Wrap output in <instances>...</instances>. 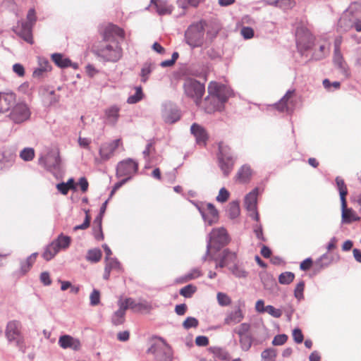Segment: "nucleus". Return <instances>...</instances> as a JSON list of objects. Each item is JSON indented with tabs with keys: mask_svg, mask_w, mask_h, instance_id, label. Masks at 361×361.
I'll use <instances>...</instances> for the list:
<instances>
[{
	"mask_svg": "<svg viewBox=\"0 0 361 361\" xmlns=\"http://www.w3.org/2000/svg\"><path fill=\"white\" fill-rule=\"evenodd\" d=\"M202 275L201 271L198 268L192 269L185 276V281H190L198 278Z\"/></svg>",
	"mask_w": 361,
	"mask_h": 361,
	"instance_id": "774afa93",
	"label": "nucleus"
},
{
	"mask_svg": "<svg viewBox=\"0 0 361 361\" xmlns=\"http://www.w3.org/2000/svg\"><path fill=\"white\" fill-rule=\"evenodd\" d=\"M122 145L123 142L120 138L103 143L99 150V158H95V162L102 163L107 161L114 155L117 149Z\"/></svg>",
	"mask_w": 361,
	"mask_h": 361,
	"instance_id": "6e6552de",
	"label": "nucleus"
},
{
	"mask_svg": "<svg viewBox=\"0 0 361 361\" xmlns=\"http://www.w3.org/2000/svg\"><path fill=\"white\" fill-rule=\"evenodd\" d=\"M52 243L57 245L56 247L59 251L60 250H66L70 246L71 238L68 235H64L63 233H61Z\"/></svg>",
	"mask_w": 361,
	"mask_h": 361,
	"instance_id": "f704fd0d",
	"label": "nucleus"
},
{
	"mask_svg": "<svg viewBox=\"0 0 361 361\" xmlns=\"http://www.w3.org/2000/svg\"><path fill=\"white\" fill-rule=\"evenodd\" d=\"M51 59L54 63L61 68L72 67L74 69L78 68V64L72 63V61L61 54L55 53L51 55Z\"/></svg>",
	"mask_w": 361,
	"mask_h": 361,
	"instance_id": "393cba45",
	"label": "nucleus"
},
{
	"mask_svg": "<svg viewBox=\"0 0 361 361\" xmlns=\"http://www.w3.org/2000/svg\"><path fill=\"white\" fill-rule=\"evenodd\" d=\"M162 117L166 123H174L180 118V111L173 104H166L162 111Z\"/></svg>",
	"mask_w": 361,
	"mask_h": 361,
	"instance_id": "f3484780",
	"label": "nucleus"
},
{
	"mask_svg": "<svg viewBox=\"0 0 361 361\" xmlns=\"http://www.w3.org/2000/svg\"><path fill=\"white\" fill-rule=\"evenodd\" d=\"M305 288V282L303 281H300L297 285L294 290V295L298 300H300L304 298L303 291Z\"/></svg>",
	"mask_w": 361,
	"mask_h": 361,
	"instance_id": "6e6d98bb",
	"label": "nucleus"
},
{
	"mask_svg": "<svg viewBox=\"0 0 361 361\" xmlns=\"http://www.w3.org/2000/svg\"><path fill=\"white\" fill-rule=\"evenodd\" d=\"M40 93L50 105L57 103L59 100V96L55 94V91L47 87L41 89Z\"/></svg>",
	"mask_w": 361,
	"mask_h": 361,
	"instance_id": "72a5a7b5",
	"label": "nucleus"
},
{
	"mask_svg": "<svg viewBox=\"0 0 361 361\" xmlns=\"http://www.w3.org/2000/svg\"><path fill=\"white\" fill-rule=\"evenodd\" d=\"M59 345L63 349L71 348L73 350H79L81 347L80 341L69 335L61 336Z\"/></svg>",
	"mask_w": 361,
	"mask_h": 361,
	"instance_id": "412c9836",
	"label": "nucleus"
},
{
	"mask_svg": "<svg viewBox=\"0 0 361 361\" xmlns=\"http://www.w3.org/2000/svg\"><path fill=\"white\" fill-rule=\"evenodd\" d=\"M341 209H342V221L345 224H350L353 221H356L360 219L359 217L356 216L355 212L352 209L347 208V202L345 201V204H343V202H341Z\"/></svg>",
	"mask_w": 361,
	"mask_h": 361,
	"instance_id": "c756f323",
	"label": "nucleus"
},
{
	"mask_svg": "<svg viewBox=\"0 0 361 361\" xmlns=\"http://www.w3.org/2000/svg\"><path fill=\"white\" fill-rule=\"evenodd\" d=\"M151 4L154 6L156 11L160 16L169 15L172 13L173 6L163 0H151Z\"/></svg>",
	"mask_w": 361,
	"mask_h": 361,
	"instance_id": "c85d7f7f",
	"label": "nucleus"
},
{
	"mask_svg": "<svg viewBox=\"0 0 361 361\" xmlns=\"http://www.w3.org/2000/svg\"><path fill=\"white\" fill-rule=\"evenodd\" d=\"M277 356V350L273 348L264 350L261 353L262 361H275Z\"/></svg>",
	"mask_w": 361,
	"mask_h": 361,
	"instance_id": "c03bdc74",
	"label": "nucleus"
},
{
	"mask_svg": "<svg viewBox=\"0 0 361 361\" xmlns=\"http://www.w3.org/2000/svg\"><path fill=\"white\" fill-rule=\"evenodd\" d=\"M124 31L114 25H108L103 33V39L92 48V52L102 62L118 61L123 56V49L117 39L123 38Z\"/></svg>",
	"mask_w": 361,
	"mask_h": 361,
	"instance_id": "f257e3e1",
	"label": "nucleus"
},
{
	"mask_svg": "<svg viewBox=\"0 0 361 361\" xmlns=\"http://www.w3.org/2000/svg\"><path fill=\"white\" fill-rule=\"evenodd\" d=\"M39 67L36 68L33 72L34 77H42L44 74L48 71H50L51 69V66L48 61V59L45 58H39Z\"/></svg>",
	"mask_w": 361,
	"mask_h": 361,
	"instance_id": "2f4dec72",
	"label": "nucleus"
},
{
	"mask_svg": "<svg viewBox=\"0 0 361 361\" xmlns=\"http://www.w3.org/2000/svg\"><path fill=\"white\" fill-rule=\"evenodd\" d=\"M228 212L231 219L236 218L240 214L238 204L235 202H231L229 206Z\"/></svg>",
	"mask_w": 361,
	"mask_h": 361,
	"instance_id": "680f3d73",
	"label": "nucleus"
},
{
	"mask_svg": "<svg viewBox=\"0 0 361 361\" xmlns=\"http://www.w3.org/2000/svg\"><path fill=\"white\" fill-rule=\"evenodd\" d=\"M122 302L126 310L129 308L137 312L148 311L151 308V305L147 301H137L131 298L122 299Z\"/></svg>",
	"mask_w": 361,
	"mask_h": 361,
	"instance_id": "6ab92c4d",
	"label": "nucleus"
},
{
	"mask_svg": "<svg viewBox=\"0 0 361 361\" xmlns=\"http://www.w3.org/2000/svg\"><path fill=\"white\" fill-rule=\"evenodd\" d=\"M39 163L43 165L47 169H56L59 167L61 159L57 149L49 150L46 155L39 159Z\"/></svg>",
	"mask_w": 361,
	"mask_h": 361,
	"instance_id": "ddd939ff",
	"label": "nucleus"
},
{
	"mask_svg": "<svg viewBox=\"0 0 361 361\" xmlns=\"http://www.w3.org/2000/svg\"><path fill=\"white\" fill-rule=\"evenodd\" d=\"M236 260V255L235 252L228 250H224L219 257V262L216 264V269L228 267L231 264H234Z\"/></svg>",
	"mask_w": 361,
	"mask_h": 361,
	"instance_id": "b1692460",
	"label": "nucleus"
},
{
	"mask_svg": "<svg viewBox=\"0 0 361 361\" xmlns=\"http://www.w3.org/2000/svg\"><path fill=\"white\" fill-rule=\"evenodd\" d=\"M155 357L161 361H171L172 359V350L169 345L163 342L161 344H156L149 349Z\"/></svg>",
	"mask_w": 361,
	"mask_h": 361,
	"instance_id": "2eb2a0df",
	"label": "nucleus"
},
{
	"mask_svg": "<svg viewBox=\"0 0 361 361\" xmlns=\"http://www.w3.org/2000/svg\"><path fill=\"white\" fill-rule=\"evenodd\" d=\"M22 324L18 320H11L8 322L5 331L6 337L9 342H15L19 345L23 341L21 332Z\"/></svg>",
	"mask_w": 361,
	"mask_h": 361,
	"instance_id": "1a4fd4ad",
	"label": "nucleus"
},
{
	"mask_svg": "<svg viewBox=\"0 0 361 361\" xmlns=\"http://www.w3.org/2000/svg\"><path fill=\"white\" fill-rule=\"evenodd\" d=\"M107 202H108V201L106 200L102 204V205L100 208L99 214L97 216V218L94 220V222L97 223V226H98L99 231V233L95 234V238L97 240H101L103 238V235L102 233V215L104 214V212L106 211Z\"/></svg>",
	"mask_w": 361,
	"mask_h": 361,
	"instance_id": "ea45409f",
	"label": "nucleus"
},
{
	"mask_svg": "<svg viewBox=\"0 0 361 361\" xmlns=\"http://www.w3.org/2000/svg\"><path fill=\"white\" fill-rule=\"evenodd\" d=\"M343 39L342 37L338 36L336 37L334 40V57L343 56L341 51V47L342 44Z\"/></svg>",
	"mask_w": 361,
	"mask_h": 361,
	"instance_id": "052dcab7",
	"label": "nucleus"
},
{
	"mask_svg": "<svg viewBox=\"0 0 361 361\" xmlns=\"http://www.w3.org/2000/svg\"><path fill=\"white\" fill-rule=\"evenodd\" d=\"M142 97H143V93H142V87H140V86L136 87H135V93L133 95H130L128 98L127 102L128 104H136L142 99Z\"/></svg>",
	"mask_w": 361,
	"mask_h": 361,
	"instance_id": "de8ad7c7",
	"label": "nucleus"
},
{
	"mask_svg": "<svg viewBox=\"0 0 361 361\" xmlns=\"http://www.w3.org/2000/svg\"><path fill=\"white\" fill-rule=\"evenodd\" d=\"M154 151H155V149L154 147V142L150 140L147 143L145 150L142 152L144 159L146 161V168L149 167L150 165L153 164V161L150 157V155Z\"/></svg>",
	"mask_w": 361,
	"mask_h": 361,
	"instance_id": "58836bf2",
	"label": "nucleus"
},
{
	"mask_svg": "<svg viewBox=\"0 0 361 361\" xmlns=\"http://www.w3.org/2000/svg\"><path fill=\"white\" fill-rule=\"evenodd\" d=\"M295 38L297 48L302 54L304 51L311 49L314 39L309 29L304 25H300L297 27Z\"/></svg>",
	"mask_w": 361,
	"mask_h": 361,
	"instance_id": "0eeeda50",
	"label": "nucleus"
},
{
	"mask_svg": "<svg viewBox=\"0 0 361 361\" xmlns=\"http://www.w3.org/2000/svg\"><path fill=\"white\" fill-rule=\"evenodd\" d=\"M154 69V64L151 62H145L140 71V78L141 81L142 82H146L147 80L149 79V77L152 72V71Z\"/></svg>",
	"mask_w": 361,
	"mask_h": 361,
	"instance_id": "e433bc0d",
	"label": "nucleus"
},
{
	"mask_svg": "<svg viewBox=\"0 0 361 361\" xmlns=\"http://www.w3.org/2000/svg\"><path fill=\"white\" fill-rule=\"evenodd\" d=\"M90 304L91 306H97L100 302V292L94 289L90 295Z\"/></svg>",
	"mask_w": 361,
	"mask_h": 361,
	"instance_id": "13d9d810",
	"label": "nucleus"
},
{
	"mask_svg": "<svg viewBox=\"0 0 361 361\" xmlns=\"http://www.w3.org/2000/svg\"><path fill=\"white\" fill-rule=\"evenodd\" d=\"M196 288L191 285H187L180 290V294L185 298H190L195 292Z\"/></svg>",
	"mask_w": 361,
	"mask_h": 361,
	"instance_id": "864d4df0",
	"label": "nucleus"
},
{
	"mask_svg": "<svg viewBox=\"0 0 361 361\" xmlns=\"http://www.w3.org/2000/svg\"><path fill=\"white\" fill-rule=\"evenodd\" d=\"M185 94L192 98L197 106L202 102V97L205 92L204 85L193 78H186L183 83Z\"/></svg>",
	"mask_w": 361,
	"mask_h": 361,
	"instance_id": "39448f33",
	"label": "nucleus"
},
{
	"mask_svg": "<svg viewBox=\"0 0 361 361\" xmlns=\"http://www.w3.org/2000/svg\"><path fill=\"white\" fill-rule=\"evenodd\" d=\"M209 95L204 100V110L208 114L221 111L228 98L232 96V90L224 85L211 82L208 86Z\"/></svg>",
	"mask_w": 361,
	"mask_h": 361,
	"instance_id": "f03ea898",
	"label": "nucleus"
},
{
	"mask_svg": "<svg viewBox=\"0 0 361 361\" xmlns=\"http://www.w3.org/2000/svg\"><path fill=\"white\" fill-rule=\"evenodd\" d=\"M287 339L288 336L286 334H279L274 338L271 343L274 345H281L287 341Z\"/></svg>",
	"mask_w": 361,
	"mask_h": 361,
	"instance_id": "338daca9",
	"label": "nucleus"
},
{
	"mask_svg": "<svg viewBox=\"0 0 361 361\" xmlns=\"http://www.w3.org/2000/svg\"><path fill=\"white\" fill-rule=\"evenodd\" d=\"M120 108L116 106H112L106 109L104 111L106 123L111 126H115L119 118Z\"/></svg>",
	"mask_w": 361,
	"mask_h": 361,
	"instance_id": "a878e982",
	"label": "nucleus"
},
{
	"mask_svg": "<svg viewBox=\"0 0 361 361\" xmlns=\"http://www.w3.org/2000/svg\"><path fill=\"white\" fill-rule=\"evenodd\" d=\"M190 132L196 139V142L201 146L206 145L208 135L205 129L197 123H193L190 127Z\"/></svg>",
	"mask_w": 361,
	"mask_h": 361,
	"instance_id": "4be33fe9",
	"label": "nucleus"
},
{
	"mask_svg": "<svg viewBox=\"0 0 361 361\" xmlns=\"http://www.w3.org/2000/svg\"><path fill=\"white\" fill-rule=\"evenodd\" d=\"M240 348L243 351H248L254 342V337L250 334L238 336Z\"/></svg>",
	"mask_w": 361,
	"mask_h": 361,
	"instance_id": "c9c22d12",
	"label": "nucleus"
},
{
	"mask_svg": "<svg viewBox=\"0 0 361 361\" xmlns=\"http://www.w3.org/2000/svg\"><path fill=\"white\" fill-rule=\"evenodd\" d=\"M106 260V268H109L110 271L116 270L120 271L121 270V265L120 262L115 258H109Z\"/></svg>",
	"mask_w": 361,
	"mask_h": 361,
	"instance_id": "09e8293b",
	"label": "nucleus"
},
{
	"mask_svg": "<svg viewBox=\"0 0 361 361\" xmlns=\"http://www.w3.org/2000/svg\"><path fill=\"white\" fill-rule=\"evenodd\" d=\"M295 279V274L290 271L281 273L279 276V282L283 285H288Z\"/></svg>",
	"mask_w": 361,
	"mask_h": 361,
	"instance_id": "49530a36",
	"label": "nucleus"
},
{
	"mask_svg": "<svg viewBox=\"0 0 361 361\" xmlns=\"http://www.w3.org/2000/svg\"><path fill=\"white\" fill-rule=\"evenodd\" d=\"M37 255V252L32 253L25 261L21 262L20 271L23 274H25L30 269L36 260Z\"/></svg>",
	"mask_w": 361,
	"mask_h": 361,
	"instance_id": "4c0bfd02",
	"label": "nucleus"
},
{
	"mask_svg": "<svg viewBox=\"0 0 361 361\" xmlns=\"http://www.w3.org/2000/svg\"><path fill=\"white\" fill-rule=\"evenodd\" d=\"M32 25L30 23H22L20 30L18 32V35L20 37H22L25 42L32 44Z\"/></svg>",
	"mask_w": 361,
	"mask_h": 361,
	"instance_id": "473e14b6",
	"label": "nucleus"
},
{
	"mask_svg": "<svg viewBox=\"0 0 361 361\" xmlns=\"http://www.w3.org/2000/svg\"><path fill=\"white\" fill-rule=\"evenodd\" d=\"M229 192L225 188H222L220 189L219 195L216 198V201L219 202L224 203L228 200V199L229 198Z\"/></svg>",
	"mask_w": 361,
	"mask_h": 361,
	"instance_id": "0e129e2a",
	"label": "nucleus"
},
{
	"mask_svg": "<svg viewBox=\"0 0 361 361\" xmlns=\"http://www.w3.org/2000/svg\"><path fill=\"white\" fill-rule=\"evenodd\" d=\"M102 256L101 250L98 248L91 249L87 252L86 259L92 263H97L100 261Z\"/></svg>",
	"mask_w": 361,
	"mask_h": 361,
	"instance_id": "a19ab883",
	"label": "nucleus"
},
{
	"mask_svg": "<svg viewBox=\"0 0 361 361\" xmlns=\"http://www.w3.org/2000/svg\"><path fill=\"white\" fill-rule=\"evenodd\" d=\"M259 193L258 188H255L249 192L245 197V205L247 211L250 212V216L255 221H259V214L257 211V195Z\"/></svg>",
	"mask_w": 361,
	"mask_h": 361,
	"instance_id": "4468645a",
	"label": "nucleus"
},
{
	"mask_svg": "<svg viewBox=\"0 0 361 361\" xmlns=\"http://www.w3.org/2000/svg\"><path fill=\"white\" fill-rule=\"evenodd\" d=\"M198 324H199V322L196 318L192 317H188L183 323V326L185 329H189L192 327H194V328L197 327L198 326Z\"/></svg>",
	"mask_w": 361,
	"mask_h": 361,
	"instance_id": "bf43d9fd",
	"label": "nucleus"
},
{
	"mask_svg": "<svg viewBox=\"0 0 361 361\" xmlns=\"http://www.w3.org/2000/svg\"><path fill=\"white\" fill-rule=\"evenodd\" d=\"M118 305L119 307L118 310H116L111 317V322L115 326L123 324L126 311V307L122 302V299L118 300Z\"/></svg>",
	"mask_w": 361,
	"mask_h": 361,
	"instance_id": "cd10ccee",
	"label": "nucleus"
},
{
	"mask_svg": "<svg viewBox=\"0 0 361 361\" xmlns=\"http://www.w3.org/2000/svg\"><path fill=\"white\" fill-rule=\"evenodd\" d=\"M252 169L250 166L247 164L243 165L235 176L236 181H238L241 183H247L250 180L252 176Z\"/></svg>",
	"mask_w": 361,
	"mask_h": 361,
	"instance_id": "7c9ffc66",
	"label": "nucleus"
},
{
	"mask_svg": "<svg viewBox=\"0 0 361 361\" xmlns=\"http://www.w3.org/2000/svg\"><path fill=\"white\" fill-rule=\"evenodd\" d=\"M202 1V0H178L179 6L183 8H188V6L196 7Z\"/></svg>",
	"mask_w": 361,
	"mask_h": 361,
	"instance_id": "69168bd1",
	"label": "nucleus"
},
{
	"mask_svg": "<svg viewBox=\"0 0 361 361\" xmlns=\"http://www.w3.org/2000/svg\"><path fill=\"white\" fill-rule=\"evenodd\" d=\"M206 22L200 20L190 25L185 32V42L191 47H202L204 42Z\"/></svg>",
	"mask_w": 361,
	"mask_h": 361,
	"instance_id": "20e7f679",
	"label": "nucleus"
},
{
	"mask_svg": "<svg viewBox=\"0 0 361 361\" xmlns=\"http://www.w3.org/2000/svg\"><path fill=\"white\" fill-rule=\"evenodd\" d=\"M199 210L207 225L212 226L218 221L219 213L214 204L208 203L205 208H200Z\"/></svg>",
	"mask_w": 361,
	"mask_h": 361,
	"instance_id": "dca6fc26",
	"label": "nucleus"
},
{
	"mask_svg": "<svg viewBox=\"0 0 361 361\" xmlns=\"http://www.w3.org/2000/svg\"><path fill=\"white\" fill-rule=\"evenodd\" d=\"M216 298L218 303L222 307L228 306L231 303V299L226 293L221 292L218 293Z\"/></svg>",
	"mask_w": 361,
	"mask_h": 361,
	"instance_id": "3c124183",
	"label": "nucleus"
},
{
	"mask_svg": "<svg viewBox=\"0 0 361 361\" xmlns=\"http://www.w3.org/2000/svg\"><path fill=\"white\" fill-rule=\"evenodd\" d=\"M30 110L25 103L15 104L9 114L11 120L15 123H22L30 117Z\"/></svg>",
	"mask_w": 361,
	"mask_h": 361,
	"instance_id": "9d476101",
	"label": "nucleus"
},
{
	"mask_svg": "<svg viewBox=\"0 0 361 361\" xmlns=\"http://www.w3.org/2000/svg\"><path fill=\"white\" fill-rule=\"evenodd\" d=\"M16 103V95L13 92H0V113L6 112Z\"/></svg>",
	"mask_w": 361,
	"mask_h": 361,
	"instance_id": "aec40b11",
	"label": "nucleus"
},
{
	"mask_svg": "<svg viewBox=\"0 0 361 361\" xmlns=\"http://www.w3.org/2000/svg\"><path fill=\"white\" fill-rule=\"evenodd\" d=\"M20 157L25 161H31L35 157V151L32 148H25L21 151Z\"/></svg>",
	"mask_w": 361,
	"mask_h": 361,
	"instance_id": "5fc2aeb1",
	"label": "nucleus"
},
{
	"mask_svg": "<svg viewBox=\"0 0 361 361\" xmlns=\"http://www.w3.org/2000/svg\"><path fill=\"white\" fill-rule=\"evenodd\" d=\"M295 4L294 0H278L276 7L283 10H288L292 8L295 6Z\"/></svg>",
	"mask_w": 361,
	"mask_h": 361,
	"instance_id": "4d7b16f0",
	"label": "nucleus"
},
{
	"mask_svg": "<svg viewBox=\"0 0 361 361\" xmlns=\"http://www.w3.org/2000/svg\"><path fill=\"white\" fill-rule=\"evenodd\" d=\"M138 164L132 159H128L120 161L116 167V175L118 177H131L137 172Z\"/></svg>",
	"mask_w": 361,
	"mask_h": 361,
	"instance_id": "f8f14e48",
	"label": "nucleus"
},
{
	"mask_svg": "<svg viewBox=\"0 0 361 361\" xmlns=\"http://www.w3.org/2000/svg\"><path fill=\"white\" fill-rule=\"evenodd\" d=\"M228 241V235L224 228H214L208 235L207 252L202 257L203 261H205L208 257L211 259L216 260L212 254L214 249L216 250H219L221 247L226 245Z\"/></svg>",
	"mask_w": 361,
	"mask_h": 361,
	"instance_id": "7ed1b4c3",
	"label": "nucleus"
},
{
	"mask_svg": "<svg viewBox=\"0 0 361 361\" xmlns=\"http://www.w3.org/2000/svg\"><path fill=\"white\" fill-rule=\"evenodd\" d=\"M218 160L219 167L224 176H228L233 170L235 159L230 147L223 142L219 144Z\"/></svg>",
	"mask_w": 361,
	"mask_h": 361,
	"instance_id": "423d86ee",
	"label": "nucleus"
},
{
	"mask_svg": "<svg viewBox=\"0 0 361 361\" xmlns=\"http://www.w3.org/2000/svg\"><path fill=\"white\" fill-rule=\"evenodd\" d=\"M251 325L249 323H241L239 326L233 329V333L237 334L238 336L243 335L250 334Z\"/></svg>",
	"mask_w": 361,
	"mask_h": 361,
	"instance_id": "a18cd8bd",
	"label": "nucleus"
},
{
	"mask_svg": "<svg viewBox=\"0 0 361 361\" xmlns=\"http://www.w3.org/2000/svg\"><path fill=\"white\" fill-rule=\"evenodd\" d=\"M56 246L55 243L51 242L46 247L42 254V257L45 260L49 261L59 252V250L56 247Z\"/></svg>",
	"mask_w": 361,
	"mask_h": 361,
	"instance_id": "79ce46f5",
	"label": "nucleus"
},
{
	"mask_svg": "<svg viewBox=\"0 0 361 361\" xmlns=\"http://www.w3.org/2000/svg\"><path fill=\"white\" fill-rule=\"evenodd\" d=\"M244 313L239 305L233 310L228 311L226 314L224 323L226 325H235L240 323L244 319Z\"/></svg>",
	"mask_w": 361,
	"mask_h": 361,
	"instance_id": "a211bd4d",
	"label": "nucleus"
},
{
	"mask_svg": "<svg viewBox=\"0 0 361 361\" xmlns=\"http://www.w3.org/2000/svg\"><path fill=\"white\" fill-rule=\"evenodd\" d=\"M265 312L268 313L274 318H279L282 315V311L279 309L275 308L272 305L266 306Z\"/></svg>",
	"mask_w": 361,
	"mask_h": 361,
	"instance_id": "e2e57ef3",
	"label": "nucleus"
},
{
	"mask_svg": "<svg viewBox=\"0 0 361 361\" xmlns=\"http://www.w3.org/2000/svg\"><path fill=\"white\" fill-rule=\"evenodd\" d=\"M209 351L221 360H226L228 355L226 351L219 347H210Z\"/></svg>",
	"mask_w": 361,
	"mask_h": 361,
	"instance_id": "8fccbe9b",
	"label": "nucleus"
},
{
	"mask_svg": "<svg viewBox=\"0 0 361 361\" xmlns=\"http://www.w3.org/2000/svg\"><path fill=\"white\" fill-rule=\"evenodd\" d=\"M333 61L345 79L350 76V71L343 56L333 57Z\"/></svg>",
	"mask_w": 361,
	"mask_h": 361,
	"instance_id": "bb28decb",
	"label": "nucleus"
},
{
	"mask_svg": "<svg viewBox=\"0 0 361 361\" xmlns=\"http://www.w3.org/2000/svg\"><path fill=\"white\" fill-rule=\"evenodd\" d=\"M336 183L337 188L340 193L341 202H343V204H344L345 201L346 200L345 197L348 194V190H347L346 185L344 183V180L340 177H337L336 178Z\"/></svg>",
	"mask_w": 361,
	"mask_h": 361,
	"instance_id": "37998d69",
	"label": "nucleus"
},
{
	"mask_svg": "<svg viewBox=\"0 0 361 361\" xmlns=\"http://www.w3.org/2000/svg\"><path fill=\"white\" fill-rule=\"evenodd\" d=\"M296 104V94L294 89L287 91L281 100L275 104L276 108L281 112L290 114L293 112Z\"/></svg>",
	"mask_w": 361,
	"mask_h": 361,
	"instance_id": "9b49d317",
	"label": "nucleus"
},
{
	"mask_svg": "<svg viewBox=\"0 0 361 361\" xmlns=\"http://www.w3.org/2000/svg\"><path fill=\"white\" fill-rule=\"evenodd\" d=\"M229 269L231 271L232 274L238 278H245L247 276V272L236 264H233L232 267H229Z\"/></svg>",
	"mask_w": 361,
	"mask_h": 361,
	"instance_id": "603ef678",
	"label": "nucleus"
},
{
	"mask_svg": "<svg viewBox=\"0 0 361 361\" xmlns=\"http://www.w3.org/2000/svg\"><path fill=\"white\" fill-rule=\"evenodd\" d=\"M354 16L353 15L350 8L346 10L341 17L340 18L338 26L344 32L349 30L353 27Z\"/></svg>",
	"mask_w": 361,
	"mask_h": 361,
	"instance_id": "5701e85b",
	"label": "nucleus"
}]
</instances>
